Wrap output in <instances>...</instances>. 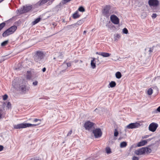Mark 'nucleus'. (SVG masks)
<instances>
[{
  "label": "nucleus",
  "instance_id": "f257e3e1",
  "mask_svg": "<svg viewBox=\"0 0 160 160\" xmlns=\"http://www.w3.org/2000/svg\"><path fill=\"white\" fill-rule=\"evenodd\" d=\"M45 55L42 51H38L36 52L34 56V61L39 63H41Z\"/></svg>",
  "mask_w": 160,
  "mask_h": 160
},
{
  "label": "nucleus",
  "instance_id": "f03ea898",
  "mask_svg": "<svg viewBox=\"0 0 160 160\" xmlns=\"http://www.w3.org/2000/svg\"><path fill=\"white\" fill-rule=\"evenodd\" d=\"M17 27L15 25H13L7 29L2 33V36L4 37H6L13 33L17 29Z\"/></svg>",
  "mask_w": 160,
  "mask_h": 160
},
{
  "label": "nucleus",
  "instance_id": "7ed1b4c3",
  "mask_svg": "<svg viewBox=\"0 0 160 160\" xmlns=\"http://www.w3.org/2000/svg\"><path fill=\"white\" fill-rule=\"evenodd\" d=\"M37 125L27 123H21L14 125V128L15 129H20L27 127H34Z\"/></svg>",
  "mask_w": 160,
  "mask_h": 160
},
{
  "label": "nucleus",
  "instance_id": "20e7f679",
  "mask_svg": "<svg viewBox=\"0 0 160 160\" xmlns=\"http://www.w3.org/2000/svg\"><path fill=\"white\" fill-rule=\"evenodd\" d=\"M148 4L150 7L153 8L152 9L154 12H157L156 8L157 7L159 4V2L158 0H149Z\"/></svg>",
  "mask_w": 160,
  "mask_h": 160
},
{
  "label": "nucleus",
  "instance_id": "39448f33",
  "mask_svg": "<svg viewBox=\"0 0 160 160\" xmlns=\"http://www.w3.org/2000/svg\"><path fill=\"white\" fill-rule=\"evenodd\" d=\"M94 123L90 121H88L85 122L84 127L86 130L91 132L94 128Z\"/></svg>",
  "mask_w": 160,
  "mask_h": 160
},
{
  "label": "nucleus",
  "instance_id": "423d86ee",
  "mask_svg": "<svg viewBox=\"0 0 160 160\" xmlns=\"http://www.w3.org/2000/svg\"><path fill=\"white\" fill-rule=\"evenodd\" d=\"M19 90L21 91V93L22 94H26L28 91L29 89L28 87L24 85H21L19 88Z\"/></svg>",
  "mask_w": 160,
  "mask_h": 160
},
{
  "label": "nucleus",
  "instance_id": "0eeeda50",
  "mask_svg": "<svg viewBox=\"0 0 160 160\" xmlns=\"http://www.w3.org/2000/svg\"><path fill=\"white\" fill-rule=\"evenodd\" d=\"M32 5L24 6L22 8L18 10V11L20 13H23L28 12L32 9Z\"/></svg>",
  "mask_w": 160,
  "mask_h": 160
},
{
  "label": "nucleus",
  "instance_id": "6e6552de",
  "mask_svg": "<svg viewBox=\"0 0 160 160\" xmlns=\"http://www.w3.org/2000/svg\"><path fill=\"white\" fill-rule=\"evenodd\" d=\"M92 133L96 138L100 137L102 135V132L100 129L98 128L93 129Z\"/></svg>",
  "mask_w": 160,
  "mask_h": 160
},
{
  "label": "nucleus",
  "instance_id": "1a4fd4ad",
  "mask_svg": "<svg viewBox=\"0 0 160 160\" xmlns=\"http://www.w3.org/2000/svg\"><path fill=\"white\" fill-rule=\"evenodd\" d=\"M111 7L109 5H106L104 8L102 10V14L105 17L109 16L111 13L109 12Z\"/></svg>",
  "mask_w": 160,
  "mask_h": 160
},
{
  "label": "nucleus",
  "instance_id": "9d476101",
  "mask_svg": "<svg viewBox=\"0 0 160 160\" xmlns=\"http://www.w3.org/2000/svg\"><path fill=\"white\" fill-rule=\"evenodd\" d=\"M110 20L112 22L115 24H118L119 22L118 18L115 15H112L110 16Z\"/></svg>",
  "mask_w": 160,
  "mask_h": 160
},
{
  "label": "nucleus",
  "instance_id": "9b49d317",
  "mask_svg": "<svg viewBox=\"0 0 160 160\" xmlns=\"http://www.w3.org/2000/svg\"><path fill=\"white\" fill-rule=\"evenodd\" d=\"M158 126V124L155 122H152L149 126V130L151 132H154L156 130Z\"/></svg>",
  "mask_w": 160,
  "mask_h": 160
},
{
  "label": "nucleus",
  "instance_id": "f8f14e48",
  "mask_svg": "<svg viewBox=\"0 0 160 160\" xmlns=\"http://www.w3.org/2000/svg\"><path fill=\"white\" fill-rule=\"evenodd\" d=\"M140 125L139 123H131L127 126L126 128L128 129H132L136 128Z\"/></svg>",
  "mask_w": 160,
  "mask_h": 160
},
{
  "label": "nucleus",
  "instance_id": "ddd939ff",
  "mask_svg": "<svg viewBox=\"0 0 160 160\" xmlns=\"http://www.w3.org/2000/svg\"><path fill=\"white\" fill-rule=\"evenodd\" d=\"M71 66V64L70 63H67L66 64L65 63V62L62 65L61 67V68H62L63 67H65V69L64 70H62L60 72L62 74L63 73L65 72L66 70L67 69L68 67H69Z\"/></svg>",
  "mask_w": 160,
  "mask_h": 160
},
{
  "label": "nucleus",
  "instance_id": "4468645a",
  "mask_svg": "<svg viewBox=\"0 0 160 160\" xmlns=\"http://www.w3.org/2000/svg\"><path fill=\"white\" fill-rule=\"evenodd\" d=\"M144 148L143 147L140 149L136 150L135 152V153L137 155L143 154L144 153H145V150H144Z\"/></svg>",
  "mask_w": 160,
  "mask_h": 160
},
{
  "label": "nucleus",
  "instance_id": "2eb2a0df",
  "mask_svg": "<svg viewBox=\"0 0 160 160\" xmlns=\"http://www.w3.org/2000/svg\"><path fill=\"white\" fill-rule=\"evenodd\" d=\"M84 19H82V20H80L78 21L75 24L72 25H73L74 26H78L79 25H81L83 23H84Z\"/></svg>",
  "mask_w": 160,
  "mask_h": 160
},
{
  "label": "nucleus",
  "instance_id": "dca6fc26",
  "mask_svg": "<svg viewBox=\"0 0 160 160\" xmlns=\"http://www.w3.org/2000/svg\"><path fill=\"white\" fill-rule=\"evenodd\" d=\"M147 144V141L145 140H143L137 144V146L138 147H141Z\"/></svg>",
  "mask_w": 160,
  "mask_h": 160
},
{
  "label": "nucleus",
  "instance_id": "f3484780",
  "mask_svg": "<svg viewBox=\"0 0 160 160\" xmlns=\"http://www.w3.org/2000/svg\"><path fill=\"white\" fill-rule=\"evenodd\" d=\"M92 59V60L91 61V65L92 68L94 69L96 68L95 58H93Z\"/></svg>",
  "mask_w": 160,
  "mask_h": 160
},
{
  "label": "nucleus",
  "instance_id": "a211bd4d",
  "mask_svg": "<svg viewBox=\"0 0 160 160\" xmlns=\"http://www.w3.org/2000/svg\"><path fill=\"white\" fill-rule=\"evenodd\" d=\"M80 15L78 14V12L76 11L72 15L73 18L74 19H76L79 18Z\"/></svg>",
  "mask_w": 160,
  "mask_h": 160
},
{
  "label": "nucleus",
  "instance_id": "6ab92c4d",
  "mask_svg": "<svg viewBox=\"0 0 160 160\" xmlns=\"http://www.w3.org/2000/svg\"><path fill=\"white\" fill-rule=\"evenodd\" d=\"M144 150H145V153H150L151 152L152 150L151 148L147 147H143Z\"/></svg>",
  "mask_w": 160,
  "mask_h": 160
},
{
  "label": "nucleus",
  "instance_id": "aec40b11",
  "mask_svg": "<svg viewBox=\"0 0 160 160\" xmlns=\"http://www.w3.org/2000/svg\"><path fill=\"white\" fill-rule=\"evenodd\" d=\"M114 40L115 41H117L118 39L120 37V35L118 34H114Z\"/></svg>",
  "mask_w": 160,
  "mask_h": 160
},
{
  "label": "nucleus",
  "instance_id": "412c9836",
  "mask_svg": "<svg viewBox=\"0 0 160 160\" xmlns=\"http://www.w3.org/2000/svg\"><path fill=\"white\" fill-rule=\"evenodd\" d=\"M111 54L105 52H102L101 56L104 57H108L110 56Z\"/></svg>",
  "mask_w": 160,
  "mask_h": 160
},
{
  "label": "nucleus",
  "instance_id": "4be33fe9",
  "mask_svg": "<svg viewBox=\"0 0 160 160\" xmlns=\"http://www.w3.org/2000/svg\"><path fill=\"white\" fill-rule=\"evenodd\" d=\"M116 84L114 81H111L109 84V87L112 88L116 86Z\"/></svg>",
  "mask_w": 160,
  "mask_h": 160
},
{
  "label": "nucleus",
  "instance_id": "5701e85b",
  "mask_svg": "<svg viewBox=\"0 0 160 160\" xmlns=\"http://www.w3.org/2000/svg\"><path fill=\"white\" fill-rule=\"evenodd\" d=\"M105 151L107 154H109L112 153L111 149L109 147H107L105 148Z\"/></svg>",
  "mask_w": 160,
  "mask_h": 160
},
{
  "label": "nucleus",
  "instance_id": "b1692460",
  "mask_svg": "<svg viewBox=\"0 0 160 160\" xmlns=\"http://www.w3.org/2000/svg\"><path fill=\"white\" fill-rule=\"evenodd\" d=\"M41 119H35L33 121V122H38V123L35 124L36 125H37L35 126H38V125H39V124H40L41 123Z\"/></svg>",
  "mask_w": 160,
  "mask_h": 160
},
{
  "label": "nucleus",
  "instance_id": "393cba45",
  "mask_svg": "<svg viewBox=\"0 0 160 160\" xmlns=\"http://www.w3.org/2000/svg\"><path fill=\"white\" fill-rule=\"evenodd\" d=\"M127 145V142H123L121 143L120 144V147L121 148H123L126 147Z\"/></svg>",
  "mask_w": 160,
  "mask_h": 160
},
{
  "label": "nucleus",
  "instance_id": "a878e982",
  "mask_svg": "<svg viewBox=\"0 0 160 160\" xmlns=\"http://www.w3.org/2000/svg\"><path fill=\"white\" fill-rule=\"evenodd\" d=\"M116 77L118 79L122 77V75L120 72H117L115 74Z\"/></svg>",
  "mask_w": 160,
  "mask_h": 160
},
{
  "label": "nucleus",
  "instance_id": "bb28decb",
  "mask_svg": "<svg viewBox=\"0 0 160 160\" xmlns=\"http://www.w3.org/2000/svg\"><path fill=\"white\" fill-rule=\"evenodd\" d=\"M41 18H38L35 20L34 21L32 22V24L33 25H34L38 22L40 20Z\"/></svg>",
  "mask_w": 160,
  "mask_h": 160
},
{
  "label": "nucleus",
  "instance_id": "cd10ccee",
  "mask_svg": "<svg viewBox=\"0 0 160 160\" xmlns=\"http://www.w3.org/2000/svg\"><path fill=\"white\" fill-rule=\"evenodd\" d=\"M6 23L5 22H3L0 24V31L5 26Z\"/></svg>",
  "mask_w": 160,
  "mask_h": 160
},
{
  "label": "nucleus",
  "instance_id": "c85d7f7f",
  "mask_svg": "<svg viewBox=\"0 0 160 160\" xmlns=\"http://www.w3.org/2000/svg\"><path fill=\"white\" fill-rule=\"evenodd\" d=\"M153 92V90L151 88H150L148 91V94L149 95H151Z\"/></svg>",
  "mask_w": 160,
  "mask_h": 160
},
{
  "label": "nucleus",
  "instance_id": "c756f323",
  "mask_svg": "<svg viewBox=\"0 0 160 160\" xmlns=\"http://www.w3.org/2000/svg\"><path fill=\"white\" fill-rule=\"evenodd\" d=\"M78 11L81 12H83L85 11V10L84 8L82 7L81 6L78 9Z\"/></svg>",
  "mask_w": 160,
  "mask_h": 160
},
{
  "label": "nucleus",
  "instance_id": "7c9ffc66",
  "mask_svg": "<svg viewBox=\"0 0 160 160\" xmlns=\"http://www.w3.org/2000/svg\"><path fill=\"white\" fill-rule=\"evenodd\" d=\"M72 0H62L61 2L62 4L64 5L66 3Z\"/></svg>",
  "mask_w": 160,
  "mask_h": 160
},
{
  "label": "nucleus",
  "instance_id": "2f4dec72",
  "mask_svg": "<svg viewBox=\"0 0 160 160\" xmlns=\"http://www.w3.org/2000/svg\"><path fill=\"white\" fill-rule=\"evenodd\" d=\"M63 58V56L61 54V53H60V55L58 57V60L59 61H61V60Z\"/></svg>",
  "mask_w": 160,
  "mask_h": 160
},
{
  "label": "nucleus",
  "instance_id": "473e14b6",
  "mask_svg": "<svg viewBox=\"0 0 160 160\" xmlns=\"http://www.w3.org/2000/svg\"><path fill=\"white\" fill-rule=\"evenodd\" d=\"M8 42V41H5L1 43V45L2 46H5L7 45Z\"/></svg>",
  "mask_w": 160,
  "mask_h": 160
},
{
  "label": "nucleus",
  "instance_id": "72a5a7b5",
  "mask_svg": "<svg viewBox=\"0 0 160 160\" xmlns=\"http://www.w3.org/2000/svg\"><path fill=\"white\" fill-rule=\"evenodd\" d=\"M122 32L123 33L127 34L128 33V31L126 28H125L123 29Z\"/></svg>",
  "mask_w": 160,
  "mask_h": 160
},
{
  "label": "nucleus",
  "instance_id": "f704fd0d",
  "mask_svg": "<svg viewBox=\"0 0 160 160\" xmlns=\"http://www.w3.org/2000/svg\"><path fill=\"white\" fill-rule=\"evenodd\" d=\"M118 134V132L116 129H115L114 132V136L115 137H117Z\"/></svg>",
  "mask_w": 160,
  "mask_h": 160
},
{
  "label": "nucleus",
  "instance_id": "c9c22d12",
  "mask_svg": "<svg viewBox=\"0 0 160 160\" xmlns=\"http://www.w3.org/2000/svg\"><path fill=\"white\" fill-rule=\"evenodd\" d=\"M8 98V96L7 94H5L3 96V100H6Z\"/></svg>",
  "mask_w": 160,
  "mask_h": 160
},
{
  "label": "nucleus",
  "instance_id": "e433bc0d",
  "mask_svg": "<svg viewBox=\"0 0 160 160\" xmlns=\"http://www.w3.org/2000/svg\"><path fill=\"white\" fill-rule=\"evenodd\" d=\"M11 104L10 102H8L7 104V107L9 109L11 108Z\"/></svg>",
  "mask_w": 160,
  "mask_h": 160
},
{
  "label": "nucleus",
  "instance_id": "4c0bfd02",
  "mask_svg": "<svg viewBox=\"0 0 160 160\" xmlns=\"http://www.w3.org/2000/svg\"><path fill=\"white\" fill-rule=\"evenodd\" d=\"M157 15L156 13H153L152 15V17L153 19H155L157 17Z\"/></svg>",
  "mask_w": 160,
  "mask_h": 160
},
{
  "label": "nucleus",
  "instance_id": "58836bf2",
  "mask_svg": "<svg viewBox=\"0 0 160 160\" xmlns=\"http://www.w3.org/2000/svg\"><path fill=\"white\" fill-rule=\"evenodd\" d=\"M132 160H138L139 158L136 156H133L132 158Z\"/></svg>",
  "mask_w": 160,
  "mask_h": 160
},
{
  "label": "nucleus",
  "instance_id": "ea45409f",
  "mask_svg": "<svg viewBox=\"0 0 160 160\" xmlns=\"http://www.w3.org/2000/svg\"><path fill=\"white\" fill-rule=\"evenodd\" d=\"M38 83V82L37 81H35L34 82H33L32 83V84L34 86H36L37 85Z\"/></svg>",
  "mask_w": 160,
  "mask_h": 160
},
{
  "label": "nucleus",
  "instance_id": "a19ab883",
  "mask_svg": "<svg viewBox=\"0 0 160 160\" xmlns=\"http://www.w3.org/2000/svg\"><path fill=\"white\" fill-rule=\"evenodd\" d=\"M149 135H146L144 136H143L142 137V138L143 139V138H148L149 137Z\"/></svg>",
  "mask_w": 160,
  "mask_h": 160
},
{
  "label": "nucleus",
  "instance_id": "79ce46f5",
  "mask_svg": "<svg viewBox=\"0 0 160 160\" xmlns=\"http://www.w3.org/2000/svg\"><path fill=\"white\" fill-rule=\"evenodd\" d=\"M160 112V106H159L156 110V112Z\"/></svg>",
  "mask_w": 160,
  "mask_h": 160
},
{
  "label": "nucleus",
  "instance_id": "37998d69",
  "mask_svg": "<svg viewBox=\"0 0 160 160\" xmlns=\"http://www.w3.org/2000/svg\"><path fill=\"white\" fill-rule=\"evenodd\" d=\"M72 130H71L68 132V133L67 136H69V135H71V134L72 133Z\"/></svg>",
  "mask_w": 160,
  "mask_h": 160
},
{
  "label": "nucleus",
  "instance_id": "c03bdc74",
  "mask_svg": "<svg viewBox=\"0 0 160 160\" xmlns=\"http://www.w3.org/2000/svg\"><path fill=\"white\" fill-rule=\"evenodd\" d=\"M4 147L3 146L0 145V152L3 150Z\"/></svg>",
  "mask_w": 160,
  "mask_h": 160
},
{
  "label": "nucleus",
  "instance_id": "a18cd8bd",
  "mask_svg": "<svg viewBox=\"0 0 160 160\" xmlns=\"http://www.w3.org/2000/svg\"><path fill=\"white\" fill-rule=\"evenodd\" d=\"M152 138H149L148 139H147V140H145L146 141H147V142H148L150 141L151 140H152Z\"/></svg>",
  "mask_w": 160,
  "mask_h": 160
},
{
  "label": "nucleus",
  "instance_id": "49530a36",
  "mask_svg": "<svg viewBox=\"0 0 160 160\" xmlns=\"http://www.w3.org/2000/svg\"><path fill=\"white\" fill-rule=\"evenodd\" d=\"M153 51V49H152L151 48H149V52L150 53L152 52Z\"/></svg>",
  "mask_w": 160,
  "mask_h": 160
},
{
  "label": "nucleus",
  "instance_id": "de8ad7c7",
  "mask_svg": "<svg viewBox=\"0 0 160 160\" xmlns=\"http://www.w3.org/2000/svg\"><path fill=\"white\" fill-rule=\"evenodd\" d=\"M46 71V68H44L42 69V71L43 72H44Z\"/></svg>",
  "mask_w": 160,
  "mask_h": 160
},
{
  "label": "nucleus",
  "instance_id": "09e8293b",
  "mask_svg": "<svg viewBox=\"0 0 160 160\" xmlns=\"http://www.w3.org/2000/svg\"><path fill=\"white\" fill-rule=\"evenodd\" d=\"M102 52H99L98 55L101 56Z\"/></svg>",
  "mask_w": 160,
  "mask_h": 160
},
{
  "label": "nucleus",
  "instance_id": "8fccbe9b",
  "mask_svg": "<svg viewBox=\"0 0 160 160\" xmlns=\"http://www.w3.org/2000/svg\"><path fill=\"white\" fill-rule=\"evenodd\" d=\"M2 114L0 113V119L1 118H2Z\"/></svg>",
  "mask_w": 160,
  "mask_h": 160
},
{
  "label": "nucleus",
  "instance_id": "3c124183",
  "mask_svg": "<svg viewBox=\"0 0 160 160\" xmlns=\"http://www.w3.org/2000/svg\"><path fill=\"white\" fill-rule=\"evenodd\" d=\"M86 33V31H84L83 32V34H85Z\"/></svg>",
  "mask_w": 160,
  "mask_h": 160
},
{
  "label": "nucleus",
  "instance_id": "603ef678",
  "mask_svg": "<svg viewBox=\"0 0 160 160\" xmlns=\"http://www.w3.org/2000/svg\"><path fill=\"white\" fill-rule=\"evenodd\" d=\"M27 78L28 79H30V77L29 76V75H28L27 76Z\"/></svg>",
  "mask_w": 160,
  "mask_h": 160
},
{
  "label": "nucleus",
  "instance_id": "864d4df0",
  "mask_svg": "<svg viewBox=\"0 0 160 160\" xmlns=\"http://www.w3.org/2000/svg\"><path fill=\"white\" fill-rule=\"evenodd\" d=\"M62 70H64L65 69V67H63L62 68H61Z\"/></svg>",
  "mask_w": 160,
  "mask_h": 160
},
{
  "label": "nucleus",
  "instance_id": "5fc2aeb1",
  "mask_svg": "<svg viewBox=\"0 0 160 160\" xmlns=\"http://www.w3.org/2000/svg\"><path fill=\"white\" fill-rule=\"evenodd\" d=\"M12 85L14 87V82H12Z\"/></svg>",
  "mask_w": 160,
  "mask_h": 160
},
{
  "label": "nucleus",
  "instance_id": "6e6d98bb",
  "mask_svg": "<svg viewBox=\"0 0 160 160\" xmlns=\"http://www.w3.org/2000/svg\"><path fill=\"white\" fill-rule=\"evenodd\" d=\"M98 52H96V54H98Z\"/></svg>",
  "mask_w": 160,
  "mask_h": 160
},
{
  "label": "nucleus",
  "instance_id": "4d7b16f0",
  "mask_svg": "<svg viewBox=\"0 0 160 160\" xmlns=\"http://www.w3.org/2000/svg\"><path fill=\"white\" fill-rule=\"evenodd\" d=\"M40 160V159H36V160Z\"/></svg>",
  "mask_w": 160,
  "mask_h": 160
},
{
  "label": "nucleus",
  "instance_id": "13d9d810",
  "mask_svg": "<svg viewBox=\"0 0 160 160\" xmlns=\"http://www.w3.org/2000/svg\"><path fill=\"white\" fill-rule=\"evenodd\" d=\"M97 108L96 109L94 110V111H96V110H97Z\"/></svg>",
  "mask_w": 160,
  "mask_h": 160
},
{
  "label": "nucleus",
  "instance_id": "bf43d9fd",
  "mask_svg": "<svg viewBox=\"0 0 160 160\" xmlns=\"http://www.w3.org/2000/svg\"><path fill=\"white\" fill-rule=\"evenodd\" d=\"M56 59V58H53V59Z\"/></svg>",
  "mask_w": 160,
  "mask_h": 160
}]
</instances>
